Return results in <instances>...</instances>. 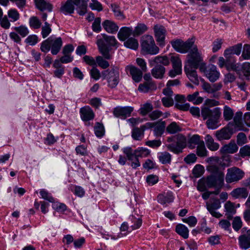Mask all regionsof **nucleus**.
Segmentation results:
<instances>
[{"instance_id":"nucleus-16","label":"nucleus","mask_w":250,"mask_h":250,"mask_svg":"<svg viewBox=\"0 0 250 250\" xmlns=\"http://www.w3.org/2000/svg\"><path fill=\"white\" fill-rule=\"evenodd\" d=\"M146 125L148 127H154L155 136H161L165 130L166 123L165 121L161 120L156 123H147Z\"/></svg>"},{"instance_id":"nucleus-43","label":"nucleus","mask_w":250,"mask_h":250,"mask_svg":"<svg viewBox=\"0 0 250 250\" xmlns=\"http://www.w3.org/2000/svg\"><path fill=\"white\" fill-rule=\"evenodd\" d=\"M196 147V153L198 156L206 157L207 156L208 151L206 148L204 141L202 142Z\"/></svg>"},{"instance_id":"nucleus-46","label":"nucleus","mask_w":250,"mask_h":250,"mask_svg":"<svg viewBox=\"0 0 250 250\" xmlns=\"http://www.w3.org/2000/svg\"><path fill=\"white\" fill-rule=\"evenodd\" d=\"M242 73L247 80L250 78V62H246L243 63L241 69Z\"/></svg>"},{"instance_id":"nucleus-50","label":"nucleus","mask_w":250,"mask_h":250,"mask_svg":"<svg viewBox=\"0 0 250 250\" xmlns=\"http://www.w3.org/2000/svg\"><path fill=\"white\" fill-rule=\"evenodd\" d=\"M29 23L30 26L34 29H39L41 26V22L36 17H32L29 19Z\"/></svg>"},{"instance_id":"nucleus-33","label":"nucleus","mask_w":250,"mask_h":250,"mask_svg":"<svg viewBox=\"0 0 250 250\" xmlns=\"http://www.w3.org/2000/svg\"><path fill=\"white\" fill-rule=\"evenodd\" d=\"M156 89L155 84L152 82H147L141 83L138 87V90L141 92L146 93L150 90H154Z\"/></svg>"},{"instance_id":"nucleus-27","label":"nucleus","mask_w":250,"mask_h":250,"mask_svg":"<svg viewBox=\"0 0 250 250\" xmlns=\"http://www.w3.org/2000/svg\"><path fill=\"white\" fill-rule=\"evenodd\" d=\"M192 68L193 67L186 65L185 66V71L190 81L194 84L198 85L199 83L198 77L196 71Z\"/></svg>"},{"instance_id":"nucleus-37","label":"nucleus","mask_w":250,"mask_h":250,"mask_svg":"<svg viewBox=\"0 0 250 250\" xmlns=\"http://www.w3.org/2000/svg\"><path fill=\"white\" fill-rule=\"evenodd\" d=\"M175 231L185 239L188 237L189 230L188 228L183 224H178L176 227Z\"/></svg>"},{"instance_id":"nucleus-6","label":"nucleus","mask_w":250,"mask_h":250,"mask_svg":"<svg viewBox=\"0 0 250 250\" xmlns=\"http://www.w3.org/2000/svg\"><path fill=\"white\" fill-rule=\"evenodd\" d=\"M141 52L143 55H156L159 52V49L155 43L152 36L145 35L142 37L141 43Z\"/></svg>"},{"instance_id":"nucleus-9","label":"nucleus","mask_w":250,"mask_h":250,"mask_svg":"<svg viewBox=\"0 0 250 250\" xmlns=\"http://www.w3.org/2000/svg\"><path fill=\"white\" fill-rule=\"evenodd\" d=\"M208 188H214L218 190L213 193L217 194L224 185V173L219 172L218 175H210L207 178Z\"/></svg>"},{"instance_id":"nucleus-38","label":"nucleus","mask_w":250,"mask_h":250,"mask_svg":"<svg viewBox=\"0 0 250 250\" xmlns=\"http://www.w3.org/2000/svg\"><path fill=\"white\" fill-rule=\"evenodd\" d=\"M199 92H195L192 94H189L187 96V100L190 102H192L195 104H199L203 102V98L198 96Z\"/></svg>"},{"instance_id":"nucleus-8","label":"nucleus","mask_w":250,"mask_h":250,"mask_svg":"<svg viewBox=\"0 0 250 250\" xmlns=\"http://www.w3.org/2000/svg\"><path fill=\"white\" fill-rule=\"evenodd\" d=\"M166 146L169 151L178 154L182 153L183 149L188 147L187 138L184 135H179L177 136L175 144H167Z\"/></svg>"},{"instance_id":"nucleus-63","label":"nucleus","mask_w":250,"mask_h":250,"mask_svg":"<svg viewBox=\"0 0 250 250\" xmlns=\"http://www.w3.org/2000/svg\"><path fill=\"white\" fill-rule=\"evenodd\" d=\"M96 60L98 65L103 69H105L109 66L108 62L104 60L101 56H97Z\"/></svg>"},{"instance_id":"nucleus-51","label":"nucleus","mask_w":250,"mask_h":250,"mask_svg":"<svg viewBox=\"0 0 250 250\" xmlns=\"http://www.w3.org/2000/svg\"><path fill=\"white\" fill-rule=\"evenodd\" d=\"M233 112L232 110L228 106H225L223 111V117L225 120L229 121L233 116Z\"/></svg>"},{"instance_id":"nucleus-47","label":"nucleus","mask_w":250,"mask_h":250,"mask_svg":"<svg viewBox=\"0 0 250 250\" xmlns=\"http://www.w3.org/2000/svg\"><path fill=\"white\" fill-rule=\"evenodd\" d=\"M51 25L45 21L44 25L42 27L41 35L43 39L46 38L51 33Z\"/></svg>"},{"instance_id":"nucleus-32","label":"nucleus","mask_w":250,"mask_h":250,"mask_svg":"<svg viewBox=\"0 0 250 250\" xmlns=\"http://www.w3.org/2000/svg\"><path fill=\"white\" fill-rule=\"evenodd\" d=\"M35 2L37 8L41 11H52L53 8L52 5L45 0H35Z\"/></svg>"},{"instance_id":"nucleus-5","label":"nucleus","mask_w":250,"mask_h":250,"mask_svg":"<svg viewBox=\"0 0 250 250\" xmlns=\"http://www.w3.org/2000/svg\"><path fill=\"white\" fill-rule=\"evenodd\" d=\"M104 40L98 39L97 44L100 52L106 59H110L111 55L109 53V46H114L117 43V40L114 36H107L105 34H101Z\"/></svg>"},{"instance_id":"nucleus-48","label":"nucleus","mask_w":250,"mask_h":250,"mask_svg":"<svg viewBox=\"0 0 250 250\" xmlns=\"http://www.w3.org/2000/svg\"><path fill=\"white\" fill-rule=\"evenodd\" d=\"M94 132L97 137L102 138L104 135V125L99 123H97L94 127Z\"/></svg>"},{"instance_id":"nucleus-64","label":"nucleus","mask_w":250,"mask_h":250,"mask_svg":"<svg viewBox=\"0 0 250 250\" xmlns=\"http://www.w3.org/2000/svg\"><path fill=\"white\" fill-rule=\"evenodd\" d=\"M239 154L243 158L246 156H250V146L246 145L241 147L239 150Z\"/></svg>"},{"instance_id":"nucleus-22","label":"nucleus","mask_w":250,"mask_h":250,"mask_svg":"<svg viewBox=\"0 0 250 250\" xmlns=\"http://www.w3.org/2000/svg\"><path fill=\"white\" fill-rule=\"evenodd\" d=\"M218 66L220 68L225 66L228 70H234L237 68V64L233 62L230 59H226L222 57H220L217 62Z\"/></svg>"},{"instance_id":"nucleus-19","label":"nucleus","mask_w":250,"mask_h":250,"mask_svg":"<svg viewBox=\"0 0 250 250\" xmlns=\"http://www.w3.org/2000/svg\"><path fill=\"white\" fill-rule=\"evenodd\" d=\"M133 108L130 106L117 107L114 109V114L117 117L125 119L130 116Z\"/></svg>"},{"instance_id":"nucleus-61","label":"nucleus","mask_w":250,"mask_h":250,"mask_svg":"<svg viewBox=\"0 0 250 250\" xmlns=\"http://www.w3.org/2000/svg\"><path fill=\"white\" fill-rule=\"evenodd\" d=\"M71 190L75 195L81 198L84 196L85 194L84 189L80 186H74L73 189Z\"/></svg>"},{"instance_id":"nucleus-10","label":"nucleus","mask_w":250,"mask_h":250,"mask_svg":"<svg viewBox=\"0 0 250 250\" xmlns=\"http://www.w3.org/2000/svg\"><path fill=\"white\" fill-rule=\"evenodd\" d=\"M200 70L211 82H214L219 79L220 73L214 65L206 66L205 63L201 64Z\"/></svg>"},{"instance_id":"nucleus-14","label":"nucleus","mask_w":250,"mask_h":250,"mask_svg":"<svg viewBox=\"0 0 250 250\" xmlns=\"http://www.w3.org/2000/svg\"><path fill=\"white\" fill-rule=\"evenodd\" d=\"M170 60L172 65V69L168 72L170 77H174L182 73V61L178 54H170Z\"/></svg>"},{"instance_id":"nucleus-29","label":"nucleus","mask_w":250,"mask_h":250,"mask_svg":"<svg viewBox=\"0 0 250 250\" xmlns=\"http://www.w3.org/2000/svg\"><path fill=\"white\" fill-rule=\"evenodd\" d=\"M103 26L104 29L109 33L114 34L117 32L119 27L113 21L105 20L103 22Z\"/></svg>"},{"instance_id":"nucleus-25","label":"nucleus","mask_w":250,"mask_h":250,"mask_svg":"<svg viewBox=\"0 0 250 250\" xmlns=\"http://www.w3.org/2000/svg\"><path fill=\"white\" fill-rule=\"evenodd\" d=\"M149 65L150 67L162 64L164 65H168L169 64V58L167 56H157L148 60Z\"/></svg>"},{"instance_id":"nucleus-36","label":"nucleus","mask_w":250,"mask_h":250,"mask_svg":"<svg viewBox=\"0 0 250 250\" xmlns=\"http://www.w3.org/2000/svg\"><path fill=\"white\" fill-rule=\"evenodd\" d=\"M159 161L163 164H170L171 161V155L167 152H161L158 153Z\"/></svg>"},{"instance_id":"nucleus-60","label":"nucleus","mask_w":250,"mask_h":250,"mask_svg":"<svg viewBox=\"0 0 250 250\" xmlns=\"http://www.w3.org/2000/svg\"><path fill=\"white\" fill-rule=\"evenodd\" d=\"M143 131L139 128H134L132 130V137L136 140H141L143 138Z\"/></svg>"},{"instance_id":"nucleus-56","label":"nucleus","mask_w":250,"mask_h":250,"mask_svg":"<svg viewBox=\"0 0 250 250\" xmlns=\"http://www.w3.org/2000/svg\"><path fill=\"white\" fill-rule=\"evenodd\" d=\"M112 11L115 16L119 20H123L125 18V16L121 12L119 7L116 5H112Z\"/></svg>"},{"instance_id":"nucleus-39","label":"nucleus","mask_w":250,"mask_h":250,"mask_svg":"<svg viewBox=\"0 0 250 250\" xmlns=\"http://www.w3.org/2000/svg\"><path fill=\"white\" fill-rule=\"evenodd\" d=\"M124 45L127 48L135 50L139 47V43L136 39L130 38L125 41Z\"/></svg>"},{"instance_id":"nucleus-17","label":"nucleus","mask_w":250,"mask_h":250,"mask_svg":"<svg viewBox=\"0 0 250 250\" xmlns=\"http://www.w3.org/2000/svg\"><path fill=\"white\" fill-rule=\"evenodd\" d=\"M125 71L129 73L132 79L137 83L139 82L142 78V71L132 65H128L125 67Z\"/></svg>"},{"instance_id":"nucleus-20","label":"nucleus","mask_w":250,"mask_h":250,"mask_svg":"<svg viewBox=\"0 0 250 250\" xmlns=\"http://www.w3.org/2000/svg\"><path fill=\"white\" fill-rule=\"evenodd\" d=\"M238 150V147L234 141H231L229 144L223 146L220 149V153L223 155L233 154Z\"/></svg>"},{"instance_id":"nucleus-44","label":"nucleus","mask_w":250,"mask_h":250,"mask_svg":"<svg viewBox=\"0 0 250 250\" xmlns=\"http://www.w3.org/2000/svg\"><path fill=\"white\" fill-rule=\"evenodd\" d=\"M242 113L241 112H237L234 116L233 121L236 127L238 129L241 130L242 129L243 124L242 121Z\"/></svg>"},{"instance_id":"nucleus-55","label":"nucleus","mask_w":250,"mask_h":250,"mask_svg":"<svg viewBox=\"0 0 250 250\" xmlns=\"http://www.w3.org/2000/svg\"><path fill=\"white\" fill-rule=\"evenodd\" d=\"M197 188L200 191H205L207 188H208L207 178H202L200 179L198 182Z\"/></svg>"},{"instance_id":"nucleus-59","label":"nucleus","mask_w":250,"mask_h":250,"mask_svg":"<svg viewBox=\"0 0 250 250\" xmlns=\"http://www.w3.org/2000/svg\"><path fill=\"white\" fill-rule=\"evenodd\" d=\"M147 29V26L143 23L138 24L133 31V35H140L146 31Z\"/></svg>"},{"instance_id":"nucleus-35","label":"nucleus","mask_w":250,"mask_h":250,"mask_svg":"<svg viewBox=\"0 0 250 250\" xmlns=\"http://www.w3.org/2000/svg\"><path fill=\"white\" fill-rule=\"evenodd\" d=\"M152 75L156 79H162L166 71L165 68L161 65H157L151 70Z\"/></svg>"},{"instance_id":"nucleus-58","label":"nucleus","mask_w":250,"mask_h":250,"mask_svg":"<svg viewBox=\"0 0 250 250\" xmlns=\"http://www.w3.org/2000/svg\"><path fill=\"white\" fill-rule=\"evenodd\" d=\"M225 211L228 214H234L235 208L234 205L230 201H227L224 206Z\"/></svg>"},{"instance_id":"nucleus-31","label":"nucleus","mask_w":250,"mask_h":250,"mask_svg":"<svg viewBox=\"0 0 250 250\" xmlns=\"http://www.w3.org/2000/svg\"><path fill=\"white\" fill-rule=\"evenodd\" d=\"M207 147L211 151H216L219 148L220 145L218 143L215 142L212 136L209 134L206 135L205 138Z\"/></svg>"},{"instance_id":"nucleus-18","label":"nucleus","mask_w":250,"mask_h":250,"mask_svg":"<svg viewBox=\"0 0 250 250\" xmlns=\"http://www.w3.org/2000/svg\"><path fill=\"white\" fill-rule=\"evenodd\" d=\"M155 37L159 45H164L166 31L164 26L161 25H156L154 27Z\"/></svg>"},{"instance_id":"nucleus-3","label":"nucleus","mask_w":250,"mask_h":250,"mask_svg":"<svg viewBox=\"0 0 250 250\" xmlns=\"http://www.w3.org/2000/svg\"><path fill=\"white\" fill-rule=\"evenodd\" d=\"M221 115L220 108L215 107L210 109L204 107L201 109V116L203 120L207 119L206 125L208 128L215 129L220 126L219 119Z\"/></svg>"},{"instance_id":"nucleus-1","label":"nucleus","mask_w":250,"mask_h":250,"mask_svg":"<svg viewBox=\"0 0 250 250\" xmlns=\"http://www.w3.org/2000/svg\"><path fill=\"white\" fill-rule=\"evenodd\" d=\"M123 152L130 162V166L133 169L141 166L139 158H146L151 154L149 149L143 147H139L134 150L130 147H126L123 149Z\"/></svg>"},{"instance_id":"nucleus-40","label":"nucleus","mask_w":250,"mask_h":250,"mask_svg":"<svg viewBox=\"0 0 250 250\" xmlns=\"http://www.w3.org/2000/svg\"><path fill=\"white\" fill-rule=\"evenodd\" d=\"M239 244L241 248L246 250L250 248V239L246 235H242L238 238Z\"/></svg>"},{"instance_id":"nucleus-15","label":"nucleus","mask_w":250,"mask_h":250,"mask_svg":"<svg viewBox=\"0 0 250 250\" xmlns=\"http://www.w3.org/2000/svg\"><path fill=\"white\" fill-rule=\"evenodd\" d=\"M242 47V44L241 43H238L230 47L224 51V56L226 59H230V60H232L233 62L236 63V61L233 55L234 54L239 55L241 52Z\"/></svg>"},{"instance_id":"nucleus-30","label":"nucleus","mask_w":250,"mask_h":250,"mask_svg":"<svg viewBox=\"0 0 250 250\" xmlns=\"http://www.w3.org/2000/svg\"><path fill=\"white\" fill-rule=\"evenodd\" d=\"M131 35H133L132 29L130 27H124L121 28L119 31L118 37L120 41H125Z\"/></svg>"},{"instance_id":"nucleus-4","label":"nucleus","mask_w":250,"mask_h":250,"mask_svg":"<svg viewBox=\"0 0 250 250\" xmlns=\"http://www.w3.org/2000/svg\"><path fill=\"white\" fill-rule=\"evenodd\" d=\"M62 45V40L61 37L51 36L42 43L41 49L44 53L51 50V53L55 55L60 52Z\"/></svg>"},{"instance_id":"nucleus-57","label":"nucleus","mask_w":250,"mask_h":250,"mask_svg":"<svg viewBox=\"0 0 250 250\" xmlns=\"http://www.w3.org/2000/svg\"><path fill=\"white\" fill-rule=\"evenodd\" d=\"M101 19L100 18H96L94 19V22L92 25V28L94 32H100L101 31Z\"/></svg>"},{"instance_id":"nucleus-28","label":"nucleus","mask_w":250,"mask_h":250,"mask_svg":"<svg viewBox=\"0 0 250 250\" xmlns=\"http://www.w3.org/2000/svg\"><path fill=\"white\" fill-rule=\"evenodd\" d=\"M203 141L199 135H193L187 139L188 147L190 149H194Z\"/></svg>"},{"instance_id":"nucleus-45","label":"nucleus","mask_w":250,"mask_h":250,"mask_svg":"<svg viewBox=\"0 0 250 250\" xmlns=\"http://www.w3.org/2000/svg\"><path fill=\"white\" fill-rule=\"evenodd\" d=\"M204 172V167L199 164L196 165L192 169V174L196 178L201 177Z\"/></svg>"},{"instance_id":"nucleus-11","label":"nucleus","mask_w":250,"mask_h":250,"mask_svg":"<svg viewBox=\"0 0 250 250\" xmlns=\"http://www.w3.org/2000/svg\"><path fill=\"white\" fill-rule=\"evenodd\" d=\"M102 75L104 79H106L108 85L110 88H115L119 82V72L117 68L102 72Z\"/></svg>"},{"instance_id":"nucleus-62","label":"nucleus","mask_w":250,"mask_h":250,"mask_svg":"<svg viewBox=\"0 0 250 250\" xmlns=\"http://www.w3.org/2000/svg\"><path fill=\"white\" fill-rule=\"evenodd\" d=\"M223 43V40L222 39H217L212 42V50L213 52L218 51L222 46Z\"/></svg>"},{"instance_id":"nucleus-23","label":"nucleus","mask_w":250,"mask_h":250,"mask_svg":"<svg viewBox=\"0 0 250 250\" xmlns=\"http://www.w3.org/2000/svg\"><path fill=\"white\" fill-rule=\"evenodd\" d=\"M221 207V204L218 200H216L212 203H207V208L208 211L212 215V216L219 218L222 217V215L216 210Z\"/></svg>"},{"instance_id":"nucleus-24","label":"nucleus","mask_w":250,"mask_h":250,"mask_svg":"<svg viewBox=\"0 0 250 250\" xmlns=\"http://www.w3.org/2000/svg\"><path fill=\"white\" fill-rule=\"evenodd\" d=\"M80 113L82 120L83 121L92 120L95 117L92 109L88 106H86L80 109Z\"/></svg>"},{"instance_id":"nucleus-42","label":"nucleus","mask_w":250,"mask_h":250,"mask_svg":"<svg viewBox=\"0 0 250 250\" xmlns=\"http://www.w3.org/2000/svg\"><path fill=\"white\" fill-rule=\"evenodd\" d=\"M166 131L169 134H175L181 131V127L177 123L173 122L167 125Z\"/></svg>"},{"instance_id":"nucleus-21","label":"nucleus","mask_w":250,"mask_h":250,"mask_svg":"<svg viewBox=\"0 0 250 250\" xmlns=\"http://www.w3.org/2000/svg\"><path fill=\"white\" fill-rule=\"evenodd\" d=\"M248 194L249 190L245 187L234 188L230 193V196L234 199H246Z\"/></svg>"},{"instance_id":"nucleus-2","label":"nucleus","mask_w":250,"mask_h":250,"mask_svg":"<svg viewBox=\"0 0 250 250\" xmlns=\"http://www.w3.org/2000/svg\"><path fill=\"white\" fill-rule=\"evenodd\" d=\"M89 0H66L62 3L60 11L64 15L74 12L75 7L80 15H83L87 11V3Z\"/></svg>"},{"instance_id":"nucleus-41","label":"nucleus","mask_w":250,"mask_h":250,"mask_svg":"<svg viewBox=\"0 0 250 250\" xmlns=\"http://www.w3.org/2000/svg\"><path fill=\"white\" fill-rule=\"evenodd\" d=\"M13 29L22 38L26 37L29 32L28 27L24 25L14 27Z\"/></svg>"},{"instance_id":"nucleus-52","label":"nucleus","mask_w":250,"mask_h":250,"mask_svg":"<svg viewBox=\"0 0 250 250\" xmlns=\"http://www.w3.org/2000/svg\"><path fill=\"white\" fill-rule=\"evenodd\" d=\"M40 194L42 198L44 200H46L51 203H53L55 201V199L52 196L51 194L45 189H41L40 190Z\"/></svg>"},{"instance_id":"nucleus-12","label":"nucleus","mask_w":250,"mask_h":250,"mask_svg":"<svg viewBox=\"0 0 250 250\" xmlns=\"http://www.w3.org/2000/svg\"><path fill=\"white\" fill-rule=\"evenodd\" d=\"M171 44L176 51L181 53H186L194 46V41L191 39H188L186 42H184L178 39L172 41Z\"/></svg>"},{"instance_id":"nucleus-54","label":"nucleus","mask_w":250,"mask_h":250,"mask_svg":"<svg viewBox=\"0 0 250 250\" xmlns=\"http://www.w3.org/2000/svg\"><path fill=\"white\" fill-rule=\"evenodd\" d=\"M131 223L132 224L130 227L132 230H135L139 229L142 224V220L141 218H136L134 216L131 218Z\"/></svg>"},{"instance_id":"nucleus-26","label":"nucleus","mask_w":250,"mask_h":250,"mask_svg":"<svg viewBox=\"0 0 250 250\" xmlns=\"http://www.w3.org/2000/svg\"><path fill=\"white\" fill-rule=\"evenodd\" d=\"M232 133L228 127H223L215 132V136L217 139L221 141L224 140H229L230 138Z\"/></svg>"},{"instance_id":"nucleus-13","label":"nucleus","mask_w":250,"mask_h":250,"mask_svg":"<svg viewBox=\"0 0 250 250\" xmlns=\"http://www.w3.org/2000/svg\"><path fill=\"white\" fill-rule=\"evenodd\" d=\"M244 176V172L236 167H232L227 169L226 175V182L228 184L236 183Z\"/></svg>"},{"instance_id":"nucleus-7","label":"nucleus","mask_w":250,"mask_h":250,"mask_svg":"<svg viewBox=\"0 0 250 250\" xmlns=\"http://www.w3.org/2000/svg\"><path fill=\"white\" fill-rule=\"evenodd\" d=\"M203 56L202 53L198 49L196 45H194L191 49L187 56V62L189 66L194 69L197 68L203 62Z\"/></svg>"},{"instance_id":"nucleus-53","label":"nucleus","mask_w":250,"mask_h":250,"mask_svg":"<svg viewBox=\"0 0 250 250\" xmlns=\"http://www.w3.org/2000/svg\"><path fill=\"white\" fill-rule=\"evenodd\" d=\"M153 109L152 105L149 103H146L142 105L140 109V114L146 115Z\"/></svg>"},{"instance_id":"nucleus-49","label":"nucleus","mask_w":250,"mask_h":250,"mask_svg":"<svg viewBox=\"0 0 250 250\" xmlns=\"http://www.w3.org/2000/svg\"><path fill=\"white\" fill-rule=\"evenodd\" d=\"M9 18L11 19V21L15 22L20 19V14L16 9H10L7 13Z\"/></svg>"},{"instance_id":"nucleus-34","label":"nucleus","mask_w":250,"mask_h":250,"mask_svg":"<svg viewBox=\"0 0 250 250\" xmlns=\"http://www.w3.org/2000/svg\"><path fill=\"white\" fill-rule=\"evenodd\" d=\"M174 197L172 192H167L165 194H160L158 196V202L163 205L173 202Z\"/></svg>"}]
</instances>
